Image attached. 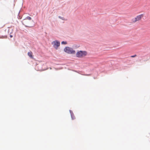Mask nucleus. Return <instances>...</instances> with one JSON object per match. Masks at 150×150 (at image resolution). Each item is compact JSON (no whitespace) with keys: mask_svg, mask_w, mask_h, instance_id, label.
Returning a JSON list of instances; mask_svg holds the SVG:
<instances>
[{"mask_svg":"<svg viewBox=\"0 0 150 150\" xmlns=\"http://www.w3.org/2000/svg\"><path fill=\"white\" fill-rule=\"evenodd\" d=\"M137 56V55L136 54H134V55H132V56H131L130 57H136Z\"/></svg>","mask_w":150,"mask_h":150,"instance_id":"9d476101","label":"nucleus"},{"mask_svg":"<svg viewBox=\"0 0 150 150\" xmlns=\"http://www.w3.org/2000/svg\"><path fill=\"white\" fill-rule=\"evenodd\" d=\"M52 43L53 45V47L57 50V49L60 44V42L57 40L54 41L52 42Z\"/></svg>","mask_w":150,"mask_h":150,"instance_id":"20e7f679","label":"nucleus"},{"mask_svg":"<svg viewBox=\"0 0 150 150\" xmlns=\"http://www.w3.org/2000/svg\"><path fill=\"white\" fill-rule=\"evenodd\" d=\"M10 36L11 38H12L13 37L12 35H10Z\"/></svg>","mask_w":150,"mask_h":150,"instance_id":"ddd939ff","label":"nucleus"},{"mask_svg":"<svg viewBox=\"0 0 150 150\" xmlns=\"http://www.w3.org/2000/svg\"><path fill=\"white\" fill-rule=\"evenodd\" d=\"M62 44H67V42H66L62 41Z\"/></svg>","mask_w":150,"mask_h":150,"instance_id":"1a4fd4ad","label":"nucleus"},{"mask_svg":"<svg viewBox=\"0 0 150 150\" xmlns=\"http://www.w3.org/2000/svg\"><path fill=\"white\" fill-rule=\"evenodd\" d=\"M115 67H117V66H115ZM120 66H118L117 67H119Z\"/></svg>","mask_w":150,"mask_h":150,"instance_id":"2eb2a0df","label":"nucleus"},{"mask_svg":"<svg viewBox=\"0 0 150 150\" xmlns=\"http://www.w3.org/2000/svg\"><path fill=\"white\" fill-rule=\"evenodd\" d=\"M35 69L37 71H42L48 69L47 66H35Z\"/></svg>","mask_w":150,"mask_h":150,"instance_id":"7ed1b4c3","label":"nucleus"},{"mask_svg":"<svg viewBox=\"0 0 150 150\" xmlns=\"http://www.w3.org/2000/svg\"><path fill=\"white\" fill-rule=\"evenodd\" d=\"M59 18H61L62 19V18L60 16H59ZM62 19H63L62 18Z\"/></svg>","mask_w":150,"mask_h":150,"instance_id":"f8f14e48","label":"nucleus"},{"mask_svg":"<svg viewBox=\"0 0 150 150\" xmlns=\"http://www.w3.org/2000/svg\"><path fill=\"white\" fill-rule=\"evenodd\" d=\"M28 55L30 58L33 59V53L31 51L28 52Z\"/></svg>","mask_w":150,"mask_h":150,"instance_id":"6e6552de","label":"nucleus"},{"mask_svg":"<svg viewBox=\"0 0 150 150\" xmlns=\"http://www.w3.org/2000/svg\"><path fill=\"white\" fill-rule=\"evenodd\" d=\"M123 66H122V68H123Z\"/></svg>","mask_w":150,"mask_h":150,"instance_id":"dca6fc26","label":"nucleus"},{"mask_svg":"<svg viewBox=\"0 0 150 150\" xmlns=\"http://www.w3.org/2000/svg\"><path fill=\"white\" fill-rule=\"evenodd\" d=\"M87 52L85 51H79L76 53V56L79 58H82L87 55Z\"/></svg>","mask_w":150,"mask_h":150,"instance_id":"f257e3e1","label":"nucleus"},{"mask_svg":"<svg viewBox=\"0 0 150 150\" xmlns=\"http://www.w3.org/2000/svg\"><path fill=\"white\" fill-rule=\"evenodd\" d=\"M69 112L71 115V117L72 120L75 119V117L74 115L72 110H69Z\"/></svg>","mask_w":150,"mask_h":150,"instance_id":"423d86ee","label":"nucleus"},{"mask_svg":"<svg viewBox=\"0 0 150 150\" xmlns=\"http://www.w3.org/2000/svg\"><path fill=\"white\" fill-rule=\"evenodd\" d=\"M64 50L66 52L70 54H74L75 53V51L73 49L69 47H66L64 49Z\"/></svg>","mask_w":150,"mask_h":150,"instance_id":"f03ea898","label":"nucleus"},{"mask_svg":"<svg viewBox=\"0 0 150 150\" xmlns=\"http://www.w3.org/2000/svg\"><path fill=\"white\" fill-rule=\"evenodd\" d=\"M144 16L143 14H142L138 16H137L134 18V20L133 21L134 22H135L137 21L140 20Z\"/></svg>","mask_w":150,"mask_h":150,"instance_id":"39448f33","label":"nucleus"},{"mask_svg":"<svg viewBox=\"0 0 150 150\" xmlns=\"http://www.w3.org/2000/svg\"><path fill=\"white\" fill-rule=\"evenodd\" d=\"M117 68V69H118V68H119L120 69H120L121 68Z\"/></svg>","mask_w":150,"mask_h":150,"instance_id":"4468645a","label":"nucleus"},{"mask_svg":"<svg viewBox=\"0 0 150 150\" xmlns=\"http://www.w3.org/2000/svg\"><path fill=\"white\" fill-rule=\"evenodd\" d=\"M50 69H52L54 70H58L62 69V67H54V66H52V67H50Z\"/></svg>","mask_w":150,"mask_h":150,"instance_id":"0eeeda50","label":"nucleus"},{"mask_svg":"<svg viewBox=\"0 0 150 150\" xmlns=\"http://www.w3.org/2000/svg\"><path fill=\"white\" fill-rule=\"evenodd\" d=\"M27 19L29 20H30L31 19V18L30 17L28 16L26 18Z\"/></svg>","mask_w":150,"mask_h":150,"instance_id":"9b49d317","label":"nucleus"}]
</instances>
